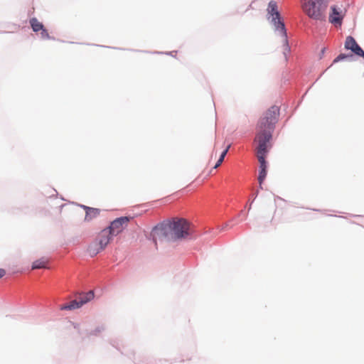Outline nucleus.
<instances>
[{"mask_svg": "<svg viewBox=\"0 0 364 364\" xmlns=\"http://www.w3.org/2000/svg\"><path fill=\"white\" fill-rule=\"evenodd\" d=\"M279 116V107L272 106L263 113L257 124L255 142L257 144L256 154L259 163L258 181L260 186L267 176V165L265 157Z\"/></svg>", "mask_w": 364, "mask_h": 364, "instance_id": "f257e3e1", "label": "nucleus"}, {"mask_svg": "<svg viewBox=\"0 0 364 364\" xmlns=\"http://www.w3.org/2000/svg\"><path fill=\"white\" fill-rule=\"evenodd\" d=\"M192 234L191 224L185 219L180 218L173 220L167 225L156 228L152 232L155 243L160 242H172L185 239Z\"/></svg>", "mask_w": 364, "mask_h": 364, "instance_id": "f03ea898", "label": "nucleus"}, {"mask_svg": "<svg viewBox=\"0 0 364 364\" xmlns=\"http://www.w3.org/2000/svg\"><path fill=\"white\" fill-rule=\"evenodd\" d=\"M327 5L326 0H304L303 9L310 18L323 20Z\"/></svg>", "mask_w": 364, "mask_h": 364, "instance_id": "7ed1b4c3", "label": "nucleus"}, {"mask_svg": "<svg viewBox=\"0 0 364 364\" xmlns=\"http://www.w3.org/2000/svg\"><path fill=\"white\" fill-rule=\"evenodd\" d=\"M113 235H111L110 231L105 228L102 230L93 243L88 247V252L91 256L96 255L98 252L104 250L107 245L112 240Z\"/></svg>", "mask_w": 364, "mask_h": 364, "instance_id": "20e7f679", "label": "nucleus"}, {"mask_svg": "<svg viewBox=\"0 0 364 364\" xmlns=\"http://www.w3.org/2000/svg\"><path fill=\"white\" fill-rule=\"evenodd\" d=\"M267 11L268 14L272 17V21L273 22L276 29L282 33L285 41H287V33L284 23L281 21L277 2L271 1L268 4Z\"/></svg>", "mask_w": 364, "mask_h": 364, "instance_id": "39448f33", "label": "nucleus"}, {"mask_svg": "<svg viewBox=\"0 0 364 364\" xmlns=\"http://www.w3.org/2000/svg\"><path fill=\"white\" fill-rule=\"evenodd\" d=\"M129 220L128 217L118 218L113 220L107 229L110 231L112 235L117 236L128 225Z\"/></svg>", "mask_w": 364, "mask_h": 364, "instance_id": "423d86ee", "label": "nucleus"}, {"mask_svg": "<svg viewBox=\"0 0 364 364\" xmlns=\"http://www.w3.org/2000/svg\"><path fill=\"white\" fill-rule=\"evenodd\" d=\"M345 48L350 50L355 55L364 58V51L357 43L355 38L350 36H348L345 42Z\"/></svg>", "mask_w": 364, "mask_h": 364, "instance_id": "0eeeda50", "label": "nucleus"}, {"mask_svg": "<svg viewBox=\"0 0 364 364\" xmlns=\"http://www.w3.org/2000/svg\"><path fill=\"white\" fill-rule=\"evenodd\" d=\"M30 25L33 31L36 33L41 31V37L43 39L50 38L48 31L44 28V26L36 18H32L29 21Z\"/></svg>", "mask_w": 364, "mask_h": 364, "instance_id": "6e6552de", "label": "nucleus"}, {"mask_svg": "<svg viewBox=\"0 0 364 364\" xmlns=\"http://www.w3.org/2000/svg\"><path fill=\"white\" fill-rule=\"evenodd\" d=\"M331 12L329 15V21L336 26H341L344 16L342 11L336 6H331Z\"/></svg>", "mask_w": 364, "mask_h": 364, "instance_id": "1a4fd4ad", "label": "nucleus"}, {"mask_svg": "<svg viewBox=\"0 0 364 364\" xmlns=\"http://www.w3.org/2000/svg\"><path fill=\"white\" fill-rule=\"evenodd\" d=\"M76 298L77 300H79L80 304L83 306L84 304H87V302L92 300L95 297V294L92 290L89 291L87 293L80 292L77 293L76 294Z\"/></svg>", "mask_w": 364, "mask_h": 364, "instance_id": "9d476101", "label": "nucleus"}, {"mask_svg": "<svg viewBox=\"0 0 364 364\" xmlns=\"http://www.w3.org/2000/svg\"><path fill=\"white\" fill-rule=\"evenodd\" d=\"M82 306L80 304L79 300L76 298L75 299L71 301L68 304H65L63 305H61L60 306V310H74L77 309H80Z\"/></svg>", "mask_w": 364, "mask_h": 364, "instance_id": "9b49d317", "label": "nucleus"}, {"mask_svg": "<svg viewBox=\"0 0 364 364\" xmlns=\"http://www.w3.org/2000/svg\"><path fill=\"white\" fill-rule=\"evenodd\" d=\"M85 209L86 213L85 219L87 220H92V218H96L100 213V210L97 208L85 206Z\"/></svg>", "mask_w": 364, "mask_h": 364, "instance_id": "f8f14e48", "label": "nucleus"}, {"mask_svg": "<svg viewBox=\"0 0 364 364\" xmlns=\"http://www.w3.org/2000/svg\"><path fill=\"white\" fill-rule=\"evenodd\" d=\"M48 262V259L44 258L41 259L39 260H36L33 263L31 269L34 270L38 269H47Z\"/></svg>", "mask_w": 364, "mask_h": 364, "instance_id": "ddd939ff", "label": "nucleus"}, {"mask_svg": "<svg viewBox=\"0 0 364 364\" xmlns=\"http://www.w3.org/2000/svg\"><path fill=\"white\" fill-rule=\"evenodd\" d=\"M346 58H347V55H345V54H340L338 57H336L334 60H333V63H337L341 60H343L345 59Z\"/></svg>", "mask_w": 364, "mask_h": 364, "instance_id": "4468645a", "label": "nucleus"}, {"mask_svg": "<svg viewBox=\"0 0 364 364\" xmlns=\"http://www.w3.org/2000/svg\"><path fill=\"white\" fill-rule=\"evenodd\" d=\"M230 146V145H228V147L222 152L220 157H222L223 159L225 158V156H226V154L228 151Z\"/></svg>", "mask_w": 364, "mask_h": 364, "instance_id": "2eb2a0df", "label": "nucleus"}, {"mask_svg": "<svg viewBox=\"0 0 364 364\" xmlns=\"http://www.w3.org/2000/svg\"><path fill=\"white\" fill-rule=\"evenodd\" d=\"M224 159L222 158V157H220V159H218V162L216 163V164L215 165L214 168H218V166H220V164L223 163Z\"/></svg>", "mask_w": 364, "mask_h": 364, "instance_id": "dca6fc26", "label": "nucleus"}, {"mask_svg": "<svg viewBox=\"0 0 364 364\" xmlns=\"http://www.w3.org/2000/svg\"><path fill=\"white\" fill-rule=\"evenodd\" d=\"M4 272L5 271L4 269H0V273H4Z\"/></svg>", "mask_w": 364, "mask_h": 364, "instance_id": "f3484780", "label": "nucleus"}, {"mask_svg": "<svg viewBox=\"0 0 364 364\" xmlns=\"http://www.w3.org/2000/svg\"><path fill=\"white\" fill-rule=\"evenodd\" d=\"M3 276L4 274H0V279H1Z\"/></svg>", "mask_w": 364, "mask_h": 364, "instance_id": "a211bd4d", "label": "nucleus"}, {"mask_svg": "<svg viewBox=\"0 0 364 364\" xmlns=\"http://www.w3.org/2000/svg\"><path fill=\"white\" fill-rule=\"evenodd\" d=\"M324 51H325V48H323V49L322 50V53H324Z\"/></svg>", "mask_w": 364, "mask_h": 364, "instance_id": "6ab92c4d", "label": "nucleus"}]
</instances>
